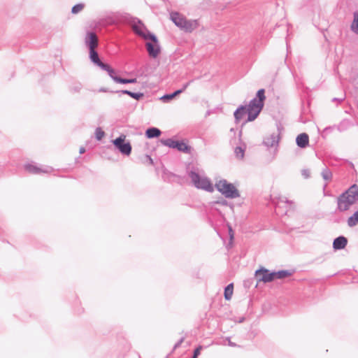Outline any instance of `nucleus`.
<instances>
[{
	"label": "nucleus",
	"mask_w": 358,
	"mask_h": 358,
	"mask_svg": "<svg viewBox=\"0 0 358 358\" xmlns=\"http://www.w3.org/2000/svg\"><path fill=\"white\" fill-rule=\"evenodd\" d=\"M182 341L183 339L182 338L178 343L176 344L175 348L178 347L182 343Z\"/></svg>",
	"instance_id": "42"
},
{
	"label": "nucleus",
	"mask_w": 358,
	"mask_h": 358,
	"mask_svg": "<svg viewBox=\"0 0 358 358\" xmlns=\"http://www.w3.org/2000/svg\"><path fill=\"white\" fill-rule=\"evenodd\" d=\"M145 134L149 138L158 137L161 134V131L157 128L152 127L146 130Z\"/></svg>",
	"instance_id": "17"
},
{
	"label": "nucleus",
	"mask_w": 358,
	"mask_h": 358,
	"mask_svg": "<svg viewBox=\"0 0 358 358\" xmlns=\"http://www.w3.org/2000/svg\"><path fill=\"white\" fill-rule=\"evenodd\" d=\"M296 142L297 145L299 148H304L307 147L309 143V137L308 135L306 133H302L299 134L296 139Z\"/></svg>",
	"instance_id": "14"
},
{
	"label": "nucleus",
	"mask_w": 358,
	"mask_h": 358,
	"mask_svg": "<svg viewBox=\"0 0 358 358\" xmlns=\"http://www.w3.org/2000/svg\"><path fill=\"white\" fill-rule=\"evenodd\" d=\"M264 93V89L258 90L256 97L252 99L248 106L238 107L234 114L236 121H240L246 114H248V122L255 120L263 108L264 101L266 99Z\"/></svg>",
	"instance_id": "1"
},
{
	"label": "nucleus",
	"mask_w": 358,
	"mask_h": 358,
	"mask_svg": "<svg viewBox=\"0 0 358 358\" xmlns=\"http://www.w3.org/2000/svg\"><path fill=\"white\" fill-rule=\"evenodd\" d=\"M101 69L108 72L109 76L117 83V80L116 78H120V77L116 76L115 71L113 69H112L108 64H106V67H102Z\"/></svg>",
	"instance_id": "18"
},
{
	"label": "nucleus",
	"mask_w": 358,
	"mask_h": 358,
	"mask_svg": "<svg viewBox=\"0 0 358 358\" xmlns=\"http://www.w3.org/2000/svg\"><path fill=\"white\" fill-rule=\"evenodd\" d=\"M170 18L178 27L186 32H192L199 26L197 20H187L185 16L177 12L171 13Z\"/></svg>",
	"instance_id": "4"
},
{
	"label": "nucleus",
	"mask_w": 358,
	"mask_h": 358,
	"mask_svg": "<svg viewBox=\"0 0 358 358\" xmlns=\"http://www.w3.org/2000/svg\"><path fill=\"white\" fill-rule=\"evenodd\" d=\"M357 223H358V210L357 212H355L348 220V224L350 227L355 226Z\"/></svg>",
	"instance_id": "21"
},
{
	"label": "nucleus",
	"mask_w": 358,
	"mask_h": 358,
	"mask_svg": "<svg viewBox=\"0 0 358 358\" xmlns=\"http://www.w3.org/2000/svg\"><path fill=\"white\" fill-rule=\"evenodd\" d=\"M162 143L166 146H168L171 148H176L178 150L185 153H189L190 152L191 148L186 143L181 141H174L171 138H168L165 140H162Z\"/></svg>",
	"instance_id": "7"
},
{
	"label": "nucleus",
	"mask_w": 358,
	"mask_h": 358,
	"mask_svg": "<svg viewBox=\"0 0 358 358\" xmlns=\"http://www.w3.org/2000/svg\"><path fill=\"white\" fill-rule=\"evenodd\" d=\"M84 8V5L82 3H78L73 6L71 9V12L74 14L78 13L80 12Z\"/></svg>",
	"instance_id": "27"
},
{
	"label": "nucleus",
	"mask_w": 358,
	"mask_h": 358,
	"mask_svg": "<svg viewBox=\"0 0 358 358\" xmlns=\"http://www.w3.org/2000/svg\"><path fill=\"white\" fill-rule=\"evenodd\" d=\"M227 340L228 341V345H229V346H231V347H236V343H233V342H231V341L229 340V338H227Z\"/></svg>",
	"instance_id": "36"
},
{
	"label": "nucleus",
	"mask_w": 358,
	"mask_h": 358,
	"mask_svg": "<svg viewBox=\"0 0 358 358\" xmlns=\"http://www.w3.org/2000/svg\"><path fill=\"white\" fill-rule=\"evenodd\" d=\"M192 184L197 189H203L208 192L214 191V187L208 178L198 169H192L188 173Z\"/></svg>",
	"instance_id": "3"
},
{
	"label": "nucleus",
	"mask_w": 358,
	"mask_h": 358,
	"mask_svg": "<svg viewBox=\"0 0 358 358\" xmlns=\"http://www.w3.org/2000/svg\"><path fill=\"white\" fill-rule=\"evenodd\" d=\"M353 21L351 24V30L355 34H358V12H355L353 13Z\"/></svg>",
	"instance_id": "20"
},
{
	"label": "nucleus",
	"mask_w": 358,
	"mask_h": 358,
	"mask_svg": "<svg viewBox=\"0 0 358 358\" xmlns=\"http://www.w3.org/2000/svg\"><path fill=\"white\" fill-rule=\"evenodd\" d=\"M182 341L183 339L182 338L178 343L176 344L175 348L178 347L182 343Z\"/></svg>",
	"instance_id": "41"
},
{
	"label": "nucleus",
	"mask_w": 358,
	"mask_h": 358,
	"mask_svg": "<svg viewBox=\"0 0 358 358\" xmlns=\"http://www.w3.org/2000/svg\"><path fill=\"white\" fill-rule=\"evenodd\" d=\"M191 82H192V81L190 80V81L187 82V83H185V84L183 85V87H182V88L181 90H183V92H184V91L186 90V88L189 85V84L191 83Z\"/></svg>",
	"instance_id": "37"
},
{
	"label": "nucleus",
	"mask_w": 358,
	"mask_h": 358,
	"mask_svg": "<svg viewBox=\"0 0 358 358\" xmlns=\"http://www.w3.org/2000/svg\"><path fill=\"white\" fill-rule=\"evenodd\" d=\"M174 98L173 93L169 94H166L162 97V99L163 100H170Z\"/></svg>",
	"instance_id": "30"
},
{
	"label": "nucleus",
	"mask_w": 358,
	"mask_h": 358,
	"mask_svg": "<svg viewBox=\"0 0 358 358\" xmlns=\"http://www.w3.org/2000/svg\"><path fill=\"white\" fill-rule=\"evenodd\" d=\"M104 135H105L104 131H102V129L100 127H98V128L96 129V130H95V136H96V138L98 141L101 140L102 138L104 136Z\"/></svg>",
	"instance_id": "26"
},
{
	"label": "nucleus",
	"mask_w": 358,
	"mask_h": 358,
	"mask_svg": "<svg viewBox=\"0 0 358 358\" xmlns=\"http://www.w3.org/2000/svg\"><path fill=\"white\" fill-rule=\"evenodd\" d=\"M275 279H283L289 275H291V273L287 270H282L277 272H273Z\"/></svg>",
	"instance_id": "19"
},
{
	"label": "nucleus",
	"mask_w": 358,
	"mask_h": 358,
	"mask_svg": "<svg viewBox=\"0 0 358 358\" xmlns=\"http://www.w3.org/2000/svg\"><path fill=\"white\" fill-rule=\"evenodd\" d=\"M202 347L201 346H199L197 348H196L194 351V355H193V357L194 358H197V357L200 354V352H201V350Z\"/></svg>",
	"instance_id": "29"
},
{
	"label": "nucleus",
	"mask_w": 358,
	"mask_h": 358,
	"mask_svg": "<svg viewBox=\"0 0 358 358\" xmlns=\"http://www.w3.org/2000/svg\"><path fill=\"white\" fill-rule=\"evenodd\" d=\"M90 58L94 64L99 66L101 69L102 67H106V64L103 63L99 59V55L95 50H90Z\"/></svg>",
	"instance_id": "15"
},
{
	"label": "nucleus",
	"mask_w": 358,
	"mask_h": 358,
	"mask_svg": "<svg viewBox=\"0 0 358 358\" xmlns=\"http://www.w3.org/2000/svg\"><path fill=\"white\" fill-rule=\"evenodd\" d=\"M115 93H117V94H127L129 96V94L131 93V92L129 91V90H120V91H116Z\"/></svg>",
	"instance_id": "31"
},
{
	"label": "nucleus",
	"mask_w": 358,
	"mask_h": 358,
	"mask_svg": "<svg viewBox=\"0 0 358 358\" xmlns=\"http://www.w3.org/2000/svg\"><path fill=\"white\" fill-rule=\"evenodd\" d=\"M357 200L358 186L357 185H353L338 196L337 199L338 210L341 212L346 211Z\"/></svg>",
	"instance_id": "2"
},
{
	"label": "nucleus",
	"mask_w": 358,
	"mask_h": 358,
	"mask_svg": "<svg viewBox=\"0 0 358 358\" xmlns=\"http://www.w3.org/2000/svg\"><path fill=\"white\" fill-rule=\"evenodd\" d=\"M183 92V90H178L173 93V96L175 97L176 95L180 94V93Z\"/></svg>",
	"instance_id": "35"
},
{
	"label": "nucleus",
	"mask_w": 358,
	"mask_h": 358,
	"mask_svg": "<svg viewBox=\"0 0 358 358\" xmlns=\"http://www.w3.org/2000/svg\"><path fill=\"white\" fill-rule=\"evenodd\" d=\"M132 29L134 31L145 40L157 41V37L150 33L145 25L140 20H134L132 22Z\"/></svg>",
	"instance_id": "6"
},
{
	"label": "nucleus",
	"mask_w": 358,
	"mask_h": 358,
	"mask_svg": "<svg viewBox=\"0 0 358 358\" xmlns=\"http://www.w3.org/2000/svg\"><path fill=\"white\" fill-rule=\"evenodd\" d=\"M229 234H230V238H231V240H232L234 238V235H233L232 229L231 227H229Z\"/></svg>",
	"instance_id": "38"
},
{
	"label": "nucleus",
	"mask_w": 358,
	"mask_h": 358,
	"mask_svg": "<svg viewBox=\"0 0 358 358\" xmlns=\"http://www.w3.org/2000/svg\"><path fill=\"white\" fill-rule=\"evenodd\" d=\"M215 187L222 195L228 199H236L240 196L238 190L226 180H220L215 184Z\"/></svg>",
	"instance_id": "5"
},
{
	"label": "nucleus",
	"mask_w": 358,
	"mask_h": 358,
	"mask_svg": "<svg viewBox=\"0 0 358 358\" xmlns=\"http://www.w3.org/2000/svg\"><path fill=\"white\" fill-rule=\"evenodd\" d=\"M129 96L135 99L136 100H139L143 96V93L131 92V94H129Z\"/></svg>",
	"instance_id": "28"
},
{
	"label": "nucleus",
	"mask_w": 358,
	"mask_h": 358,
	"mask_svg": "<svg viewBox=\"0 0 358 358\" xmlns=\"http://www.w3.org/2000/svg\"><path fill=\"white\" fill-rule=\"evenodd\" d=\"M79 152L80 154H83L85 152V148H83V147L80 148Z\"/></svg>",
	"instance_id": "39"
},
{
	"label": "nucleus",
	"mask_w": 358,
	"mask_h": 358,
	"mask_svg": "<svg viewBox=\"0 0 358 358\" xmlns=\"http://www.w3.org/2000/svg\"><path fill=\"white\" fill-rule=\"evenodd\" d=\"M24 169L27 171L33 174H40L41 173H50L52 170L51 167H45L44 169L36 166L32 164H27L24 165Z\"/></svg>",
	"instance_id": "12"
},
{
	"label": "nucleus",
	"mask_w": 358,
	"mask_h": 358,
	"mask_svg": "<svg viewBox=\"0 0 358 358\" xmlns=\"http://www.w3.org/2000/svg\"><path fill=\"white\" fill-rule=\"evenodd\" d=\"M255 275L259 281L269 282L275 280L273 272L270 273L268 270L262 268L255 271Z\"/></svg>",
	"instance_id": "9"
},
{
	"label": "nucleus",
	"mask_w": 358,
	"mask_h": 358,
	"mask_svg": "<svg viewBox=\"0 0 358 358\" xmlns=\"http://www.w3.org/2000/svg\"><path fill=\"white\" fill-rule=\"evenodd\" d=\"M234 152L237 158L243 159L244 157L245 150L238 146L235 148Z\"/></svg>",
	"instance_id": "24"
},
{
	"label": "nucleus",
	"mask_w": 358,
	"mask_h": 358,
	"mask_svg": "<svg viewBox=\"0 0 358 358\" xmlns=\"http://www.w3.org/2000/svg\"><path fill=\"white\" fill-rule=\"evenodd\" d=\"M117 83L128 84V83H136L137 82L136 78L126 79V78H116Z\"/></svg>",
	"instance_id": "25"
},
{
	"label": "nucleus",
	"mask_w": 358,
	"mask_h": 358,
	"mask_svg": "<svg viewBox=\"0 0 358 358\" xmlns=\"http://www.w3.org/2000/svg\"><path fill=\"white\" fill-rule=\"evenodd\" d=\"M302 175L304 176L305 178H308L309 177V171L308 170H303L302 171Z\"/></svg>",
	"instance_id": "34"
},
{
	"label": "nucleus",
	"mask_w": 358,
	"mask_h": 358,
	"mask_svg": "<svg viewBox=\"0 0 358 358\" xmlns=\"http://www.w3.org/2000/svg\"><path fill=\"white\" fill-rule=\"evenodd\" d=\"M233 284L228 285L224 289V298L226 300L231 299L233 294Z\"/></svg>",
	"instance_id": "22"
},
{
	"label": "nucleus",
	"mask_w": 358,
	"mask_h": 358,
	"mask_svg": "<svg viewBox=\"0 0 358 358\" xmlns=\"http://www.w3.org/2000/svg\"><path fill=\"white\" fill-rule=\"evenodd\" d=\"M264 143L266 146L270 148L276 146L278 144V136L273 134L264 139Z\"/></svg>",
	"instance_id": "16"
},
{
	"label": "nucleus",
	"mask_w": 358,
	"mask_h": 358,
	"mask_svg": "<svg viewBox=\"0 0 358 358\" xmlns=\"http://www.w3.org/2000/svg\"><path fill=\"white\" fill-rule=\"evenodd\" d=\"M99 92H111V93H115V92H113V91H109L108 89L106 88H100L99 90Z\"/></svg>",
	"instance_id": "33"
},
{
	"label": "nucleus",
	"mask_w": 358,
	"mask_h": 358,
	"mask_svg": "<svg viewBox=\"0 0 358 358\" xmlns=\"http://www.w3.org/2000/svg\"><path fill=\"white\" fill-rule=\"evenodd\" d=\"M182 341L183 339L182 338L178 343L176 344L175 348L178 347L182 343Z\"/></svg>",
	"instance_id": "40"
},
{
	"label": "nucleus",
	"mask_w": 358,
	"mask_h": 358,
	"mask_svg": "<svg viewBox=\"0 0 358 358\" xmlns=\"http://www.w3.org/2000/svg\"><path fill=\"white\" fill-rule=\"evenodd\" d=\"M345 99V96L341 98H334L332 99L333 102L337 101L338 103H341Z\"/></svg>",
	"instance_id": "32"
},
{
	"label": "nucleus",
	"mask_w": 358,
	"mask_h": 358,
	"mask_svg": "<svg viewBox=\"0 0 358 358\" xmlns=\"http://www.w3.org/2000/svg\"><path fill=\"white\" fill-rule=\"evenodd\" d=\"M125 138L124 135H121L115 139L113 143L122 154L129 155L131 152V146L129 142L124 143Z\"/></svg>",
	"instance_id": "8"
},
{
	"label": "nucleus",
	"mask_w": 358,
	"mask_h": 358,
	"mask_svg": "<svg viewBox=\"0 0 358 358\" xmlns=\"http://www.w3.org/2000/svg\"><path fill=\"white\" fill-rule=\"evenodd\" d=\"M85 42L89 50H95L98 45V37L94 32L87 34Z\"/></svg>",
	"instance_id": "11"
},
{
	"label": "nucleus",
	"mask_w": 358,
	"mask_h": 358,
	"mask_svg": "<svg viewBox=\"0 0 358 358\" xmlns=\"http://www.w3.org/2000/svg\"><path fill=\"white\" fill-rule=\"evenodd\" d=\"M145 47L148 52V55L151 57L156 58L159 55L160 52V46L157 39L156 42H147L145 43Z\"/></svg>",
	"instance_id": "10"
},
{
	"label": "nucleus",
	"mask_w": 358,
	"mask_h": 358,
	"mask_svg": "<svg viewBox=\"0 0 358 358\" xmlns=\"http://www.w3.org/2000/svg\"><path fill=\"white\" fill-rule=\"evenodd\" d=\"M322 176L325 180H331L332 178L331 171L327 167H325L322 171Z\"/></svg>",
	"instance_id": "23"
},
{
	"label": "nucleus",
	"mask_w": 358,
	"mask_h": 358,
	"mask_svg": "<svg viewBox=\"0 0 358 358\" xmlns=\"http://www.w3.org/2000/svg\"><path fill=\"white\" fill-rule=\"evenodd\" d=\"M192 358H194V357H192Z\"/></svg>",
	"instance_id": "44"
},
{
	"label": "nucleus",
	"mask_w": 358,
	"mask_h": 358,
	"mask_svg": "<svg viewBox=\"0 0 358 358\" xmlns=\"http://www.w3.org/2000/svg\"><path fill=\"white\" fill-rule=\"evenodd\" d=\"M347 243V238L341 236L334 239L333 242V248L334 250H342L345 248Z\"/></svg>",
	"instance_id": "13"
},
{
	"label": "nucleus",
	"mask_w": 358,
	"mask_h": 358,
	"mask_svg": "<svg viewBox=\"0 0 358 358\" xmlns=\"http://www.w3.org/2000/svg\"><path fill=\"white\" fill-rule=\"evenodd\" d=\"M147 157L149 159L150 162L151 164H152V159L151 157H150L149 156H147Z\"/></svg>",
	"instance_id": "43"
}]
</instances>
